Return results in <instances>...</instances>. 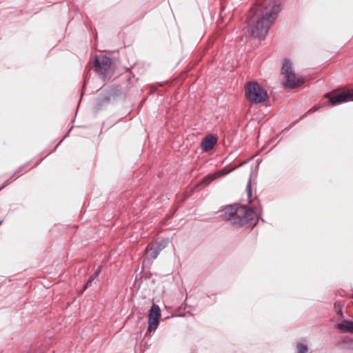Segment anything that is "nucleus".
<instances>
[{
  "mask_svg": "<svg viewBox=\"0 0 353 353\" xmlns=\"http://www.w3.org/2000/svg\"><path fill=\"white\" fill-rule=\"evenodd\" d=\"M8 181H6L1 187L0 190L7 185Z\"/></svg>",
  "mask_w": 353,
  "mask_h": 353,
  "instance_id": "f3484780",
  "label": "nucleus"
},
{
  "mask_svg": "<svg viewBox=\"0 0 353 353\" xmlns=\"http://www.w3.org/2000/svg\"><path fill=\"white\" fill-rule=\"evenodd\" d=\"M37 347H38V343H37L36 344L32 345L30 351H32L33 352H36L39 351V350H37Z\"/></svg>",
  "mask_w": 353,
  "mask_h": 353,
  "instance_id": "2eb2a0df",
  "label": "nucleus"
},
{
  "mask_svg": "<svg viewBox=\"0 0 353 353\" xmlns=\"http://www.w3.org/2000/svg\"><path fill=\"white\" fill-rule=\"evenodd\" d=\"M246 99L252 103H260L265 101L268 95L266 90L256 81L248 82L245 85Z\"/></svg>",
  "mask_w": 353,
  "mask_h": 353,
  "instance_id": "20e7f679",
  "label": "nucleus"
},
{
  "mask_svg": "<svg viewBox=\"0 0 353 353\" xmlns=\"http://www.w3.org/2000/svg\"><path fill=\"white\" fill-rule=\"evenodd\" d=\"M327 97L330 99V103L334 105L348 100L353 101V92L347 91L346 92H342L337 94L327 93Z\"/></svg>",
  "mask_w": 353,
  "mask_h": 353,
  "instance_id": "0eeeda50",
  "label": "nucleus"
},
{
  "mask_svg": "<svg viewBox=\"0 0 353 353\" xmlns=\"http://www.w3.org/2000/svg\"><path fill=\"white\" fill-rule=\"evenodd\" d=\"M281 74L283 75L284 86L287 88L294 89L304 83V79L294 73L292 69V63L288 59L283 61Z\"/></svg>",
  "mask_w": 353,
  "mask_h": 353,
  "instance_id": "7ed1b4c3",
  "label": "nucleus"
},
{
  "mask_svg": "<svg viewBox=\"0 0 353 353\" xmlns=\"http://www.w3.org/2000/svg\"><path fill=\"white\" fill-rule=\"evenodd\" d=\"M163 248V245L161 243L158 244L156 246L154 244H149L146 248L147 256L155 259L157 258L159 252Z\"/></svg>",
  "mask_w": 353,
  "mask_h": 353,
  "instance_id": "1a4fd4ad",
  "label": "nucleus"
},
{
  "mask_svg": "<svg viewBox=\"0 0 353 353\" xmlns=\"http://www.w3.org/2000/svg\"><path fill=\"white\" fill-rule=\"evenodd\" d=\"M254 215V212L245 205H230L222 210L221 216L225 220L236 227H242L250 223Z\"/></svg>",
  "mask_w": 353,
  "mask_h": 353,
  "instance_id": "f03ea898",
  "label": "nucleus"
},
{
  "mask_svg": "<svg viewBox=\"0 0 353 353\" xmlns=\"http://www.w3.org/2000/svg\"><path fill=\"white\" fill-rule=\"evenodd\" d=\"M1 223H2V221L1 220V221H0V225L1 224Z\"/></svg>",
  "mask_w": 353,
  "mask_h": 353,
  "instance_id": "6ab92c4d",
  "label": "nucleus"
},
{
  "mask_svg": "<svg viewBox=\"0 0 353 353\" xmlns=\"http://www.w3.org/2000/svg\"><path fill=\"white\" fill-rule=\"evenodd\" d=\"M246 192H247L248 197L249 199H250L251 196H252L251 176L250 177V179L248 180V185H247V187H246Z\"/></svg>",
  "mask_w": 353,
  "mask_h": 353,
  "instance_id": "ddd939ff",
  "label": "nucleus"
},
{
  "mask_svg": "<svg viewBox=\"0 0 353 353\" xmlns=\"http://www.w3.org/2000/svg\"><path fill=\"white\" fill-rule=\"evenodd\" d=\"M217 139L215 136L209 134L203 138L201 141V147L205 152L211 150L216 144Z\"/></svg>",
  "mask_w": 353,
  "mask_h": 353,
  "instance_id": "6e6552de",
  "label": "nucleus"
},
{
  "mask_svg": "<svg viewBox=\"0 0 353 353\" xmlns=\"http://www.w3.org/2000/svg\"><path fill=\"white\" fill-rule=\"evenodd\" d=\"M40 351L41 352V353H43L44 350H41Z\"/></svg>",
  "mask_w": 353,
  "mask_h": 353,
  "instance_id": "a211bd4d",
  "label": "nucleus"
},
{
  "mask_svg": "<svg viewBox=\"0 0 353 353\" xmlns=\"http://www.w3.org/2000/svg\"><path fill=\"white\" fill-rule=\"evenodd\" d=\"M297 353H306L308 350L307 346L303 343H297Z\"/></svg>",
  "mask_w": 353,
  "mask_h": 353,
  "instance_id": "9b49d317",
  "label": "nucleus"
},
{
  "mask_svg": "<svg viewBox=\"0 0 353 353\" xmlns=\"http://www.w3.org/2000/svg\"><path fill=\"white\" fill-rule=\"evenodd\" d=\"M97 276H95L94 274H92L90 276V277L89 278L88 281H87L85 285L84 286V289L83 290H85L86 288L90 287L92 285V283L93 282V281L97 278Z\"/></svg>",
  "mask_w": 353,
  "mask_h": 353,
  "instance_id": "4468645a",
  "label": "nucleus"
},
{
  "mask_svg": "<svg viewBox=\"0 0 353 353\" xmlns=\"http://www.w3.org/2000/svg\"><path fill=\"white\" fill-rule=\"evenodd\" d=\"M101 271V266L98 267V268L95 270V272L93 273L95 276H98Z\"/></svg>",
  "mask_w": 353,
  "mask_h": 353,
  "instance_id": "dca6fc26",
  "label": "nucleus"
},
{
  "mask_svg": "<svg viewBox=\"0 0 353 353\" xmlns=\"http://www.w3.org/2000/svg\"><path fill=\"white\" fill-rule=\"evenodd\" d=\"M230 172V170H227L226 168H223V169L219 170V172L214 173L212 176V179H214L219 176L225 175V174H228Z\"/></svg>",
  "mask_w": 353,
  "mask_h": 353,
  "instance_id": "f8f14e48",
  "label": "nucleus"
},
{
  "mask_svg": "<svg viewBox=\"0 0 353 353\" xmlns=\"http://www.w3.org/2000/svg\"><path fill=\"white\" fill-rule=\"evenodd\" d=\"M338 328L343 332L353 333V321L346 320L342 321L338 324Z\"/></svg>",
  "mask_w": 353,
  "mask_h": 353,
  "instance_id": "9d476101",
  "label": "nucleus"
},
{
  "mask_svg": "<svg viewBox=\"0 0 353 353\" xmlns=\"http://www.w3.org/2000/svg\"><path fill=\"white\" fill-rule=\"evenodd\" d=\"M112 61L110 58L103 56L101 57H95L94 61V69L95 71L102 77L105 78L107 73L108 72L112 65Z\"/></svg>",
  "mask_w": 353,
  "mask_h": 353,
  "instance_id": "39448f33",
  "label": "nucleus"
},
{
  "mask_svg": "<svg viewBox=\"0 0 353 353\" xmlns=\"http://www.w3.org/2000/svg\"><path fill=\"white\" fill-rule=\"evenodd\" d=\"M161 316V310L159 305L153 304L150 310L148 315V332L155 330L159 324V318Z\"/></svg>",
  "mask_w": 353,
  "mask_h": 353,
  "instance_id": "423d86ee",
  "label": "nucleus"
},
{
  "mask_svg": "<svg viewBox=\"0 0 353 353\" xmlns=\"http://www.w3.org/2000/svg\"><path fill=\"white\" fill-rule=\"evenodd\" d=\"M281 10L280 0H257L247 16V28L252 36L263 39Z\"/></svg>",
  "mask_w": 353,
  "mask_h": 353,
  "instance_id": "f257e3e1",
  "label": "nucleus"
}]
</instances>
